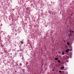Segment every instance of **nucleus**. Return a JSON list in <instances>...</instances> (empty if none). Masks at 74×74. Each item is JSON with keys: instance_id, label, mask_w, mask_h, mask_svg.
Segmentation results:
<instances>
[{"instance_id": "obj_5", "label": "nucleus", "mask_w": 74, "mask_h": 74, "mask_svg": "<svg viewBox=\"0 0 74 74\" xmlns=\"http://www.w3.org/2000/svg\"><path fill=\"white\" fill-rule=\"evenodd\" d=\"M20 42L21 44H23V41H22L21 42Z\"/></svg>"}, {"instance_id": "obj_11", "label": "nucleus", "mask_w": 74, "mask_h": 74, "mask_svg": "<svg viewBox=\"0 0 74 74\" xmlns=\"http://www.w3.org/2000/svg\"><path fill=\"white\" fill-rule=\"evenodd\" d=\"M72 51V49H71L70 50V51Z\"/></svg>"}, {"instance_id": "obj_12", "label": "nucleus", "mask_w": 74, "mask_h": 74, "mask_svg": "<svg viewBox=\"0 0 74 74\" xmlns=\"http://www.w3.org/2000/svg\"><path fill=\"white\" fill-rule=\"evenodd\" d=\"M65 74H67V73H65Z\"/></svg>"}, {"instance_id": "obj_1", "label": "nucleus", "mask_w": 74, "mask_h": 74, "mask_svg": "<svg viewBox=\"0 0 74 74\" xmlns=\"http://www.w3.org/2000/svg\"><path fill=\"white\" fill-rule=\"evenodd\" d=\"M64 59H65V60H67V57H66V56H65L64 57Z\"/></svg>"}, {"instance_id": "obj_3", "label": "nucleus", "mask_w": 74, "mask_h": 74, "mask_svg": "<svg viewBox=\"0 0 74 74\" xmlns=\"http://www.w3.org/2000/svg\"><path fill=\"white\" fill-rule=\"evenodd\" d=\"M64 66H62L61 67V69H64Z\"/></svg>"}, {"instance_id": "obj_4", "label": "nucleus", "mask_w": 74, "mask_h": 74, "mask_svg": "<svg viewBox=\"0 0 74 74\" xmlns=\"http://www.w3.org/2000/svg\"><path fill=\"white\" fill-rule=\"evenodd\" d=\"M58 59H59V58H55L54 59L55 60H58Z\"/></svg>"}, {"instance_id": "obj_2", "label": "nucleus", "mask_w": 74, "mask_h": 74, "mask_svg": "<svg viewBox=\"0 0 74 74\" xmlns=\"http://www.w3.org/2000/svg\"><path fill=\"white\" fill-rule=\"evenodd\" d=\"M69 49H67L66 51V53L69 52Z\"/></svg>"}, {"instance_id": "obj_10", "label": "nucleus", "mask_w": 74, "mask_h": 74, "mask_svg": "<svg viewBox=\"0 0 74 74\" xmlns=\"http://www.w3.org/2000/svg\"><path fill=\"white\" fill-rule=\"evenodd\" d=\"M59 73H62V71H59Z\"/></svg>"}, {"instance_id": "obj_8", "label": "nucleus", "mask_w": 74, "mask_h": 74, "mask_svg": "<svg viewBox=\"0 0 74 74\" xmlns=\"http://www.w3.org/2000/svg\"><path fill=\"white\" fill-rule=\"evenodd\" d=\"M58 63H60V60H58Z\"/></svg>"}, {"instance_id": "obj_9", "label": "nucleus", "mask_w": 74, "mask_h": 74, "mask_svg": "<svg viewBox=\"0 0 74 74\" xmlns=\"http://www.w3.org/2000/svg\"><path fill=\"white\" fill-rule=\"evenodd\" d=\"M62 55H64V52H62Z\"/></svg>"}, {"instance_id": "obj_7", "label": "nucleus", "mask_w": 74, "mask_h": 74, "mask_svg": "<svg viewBox=\"0 0 74 74\" xmlns=\"http://www.w3.org/2000/svg\"><path fill=\"white\" fill-rule=\"evenodd\" d=\"M70 32L71 33H73V31L71 30L70 31Z\"/></svg>"}, {"instance_id": "obj_6", "label": "nucleus", "mask_w": 74, "mask_h": 74, "mask_svg": "<svg viewBox=\"0 0 74 74\" xmlns=\"http://www.w3.org/2000/svg\"><path fill=\"white\" fill-rule=\"evenodd\" d=\"M67 45H70V43L69 42H68L67 43Z\"/></svg>"}]
</instances>
